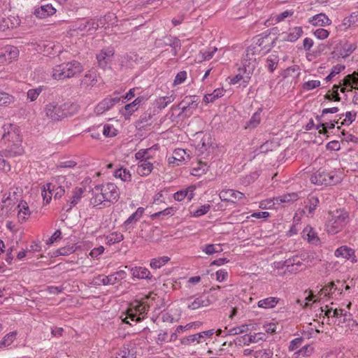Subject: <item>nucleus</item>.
<instances>
[{
    "label": "nucleus",
    "mask_w": 358,
    "mask_h": 358,
    "mask_svg": "<svg viewBox=\"0 0 358 358\" xmlns=\"http://www.w3.org/2000/svg\"><path fill=\"white\" fill-rule=\"evenodd\" d=\"M93 197L91 203L94 206L101 204L103 202L115 203L120 197L117 187L112 182L103 185H96L92 190Z\"/></svg>",
    "instance_id": "f257e3e1"
},
{
    "label": "nucleus",
    "mask_w": 358,
    "mask_h": 358,
    "mask_svg": "<svg viewBox=\"0 0 358 358\" xmlns=\"http://www.w3.org/2000/svg\"><path fill=\"white\" fill-rule=\"evenodd\" d=\"M83 71L82 64L76 60L64 62L55 66L52 71V77L57 80L76 77Z\"/></svg>",
    "instance_id": "f03ea898"
},
{
    "label": "nucleus",
    "mask_w": 358,
    "mask_h": 358,
    "mask_svg": "<svg viewBox=\"0 0 358 358\" xmlns=\"http://www.w3.org/2000/svg\"><path fill=\"white\" fill-rule=\"evenodd\" d=\"M330 214L331 217L326 223V231L328 234H336L349 222V213L343 209H337Z\"/></svg>",
    "instance_id": "7ed1b4c3"
},
{
    "label": "nucleus",
    "mask_w": 358,
    "mask_h": 358,
    "mask_svg": "<svg viewBox=\"0 0 358 358\" xmlns=\"http://www.w3.org/2000/svg\"><path fill=\"white\" fill-rule=\"evenodd\" d=\"M258 46H249L243 55L242 64L245 73V77L250 80V76L255 69L257 64V56L260 53L258 52Z\"/></svg>",
    "instance_id": "20e7f679"
},
{
    "label": "nucleus",
    "mask_w": 358,
    "mask_h": 358,
    "mask_svg": "<svg viewBox=\"0 0 358 358\" xmlns=\"http://www.w3.org/2000/svg\"><path fill=\"white\" fill-rule=\"evenodd\" d=\"M11 136L13 141L10 142L8 139V143L6 148L3 150V155L6 157H14L21 155L23 153V148L21 144V140L19 136L15 133L7 132L4 133L2 139L6 140L7 137Z\"/></svg>",
    "instance_id": "39448f33"
},
{
    "label": "nucleus",
    "mask_w": 358,
    "mask_h": 358,
    "mask_svg": "<svg viewBox=\"0 0 358 358\" xmlns=\"http://www.w3.org/2000/svg\"><path fill=\"white\" fill-rule=\"evenodd\" d=\"M313 184L317 185H333L341 181V178L336 173L319 170L310 177Z\"/></svg>",
    "instance_id": "423d86ee"
},
{
    "label": "nucleus",
    "mask_w": 358,
    "mask_h": 358,
    "mask_svg": "<svg viewBox=\"0 0 358 358\" xmlns=\"http://www.w3.org/2000/svg\"><path fill=\"white\" fill-rule=\"evenodd\" d=\"M96 24L95 19L83 20L76 22L73 26L72 31H76L77 34H80L81 35L91 34L99 27V24Z\"/></svg>",
    "instance_id": "0eeeda50"
},
{
    "label": "nucleus",
    "mask_w": 358,
    "mask_h": 358,
    "mask_svg": "<svg viewBox=\"0 0 358 358\" xmlns=\"http://www.w3.org/2000/svg\"><path fill=\"white\" fill-rule=\"evenodd\" d=\"M43 112L45 117L51 121H59L64 119L62 106L56 102H51L46 104Z\"/></svg>",
    "instance_id": "6e6552de"
},
{
    "label": "nucleus",
    "mask_w": 358,
    "mask_h": 358,
    "mask_svg": "<svg viewBox=\"0 0 358 358\" xmlns=\"http://www.w3.org/2000/svg\"><path fill=\"white\" fill-rule=\"evenodd\" d=\"M220 199L223 201L245 204V196L243 192L237 190L227 189L222 190L219 194Z\"/></svg>",
    "instance_id": "1a4fd4ad"
},
{
    "label": "nucleus",
    "mask_w": 358,
    "mask_h": 358,
    "mask_svg": "<svg viewBox=\"0 0 358 358\" xmlns=\"http://www.w3.org/2000/svg\"><path fill=\"white\" fill-rule=\"evenodd\" d=\"M357 46L355 43L345 42L343 44L336 45L332 54L334 57L346 58L354 52Z\"/></svg>",
    "instance_id": "9d476101"
},
{
    "label": "nucleus",
    "mask_w": 358,
    "mask_h": 358,
    "mask_svg": "<svg viewBox=\"0 0 358 358\" xmlns=\"http://www.w3.org/2000/svg\"><path fill=\"white\" fill-rule=\"evenodd\" d=\"M121 98L119 96H109L101 101L94 109L97 114H102L103 113L110 110L116 103L120 102Z\"/></svg>",
    "instance_id": "9b49d317"
},
{
    "label": "nucleus",
    "mask_w": 358,
    "mask_h": 358,
    "mask_svg": "<svg viewBox=\"0 0 358 358\" xmlns=\"http://www.w3.org/2000/svg\"><path fill=\"white\" fill-rule=\"evenodd\" d=\"M127 273L124 271H119L108 276L99 275L96 279L103 285H113L118 281L126 278Z\"/></svg>",
    "instance_id": "f8f14e48"
},
{
    "label": "nucleus",
    "mask_w": 358,
    "mask_h": 358,
    "mask_svg": "<svg viewBox=\"0 0 358 358\" xmlns=\"http://www.w3.org/2000/svg\"><path fill=\"white\" fill-rule=\"evenodd\" d=\"M194 144L196 148L202 153L204 150H207L212 144L210 135L208 134H197V136L194 140Z\"/></svg>",
    "instance_id": "ddd939ff"
},
{
    "label": "nucleus",
    "mask_w": 358,
    "mask_h": 358,
    "mask_svg": "<svg viewBox=\"0 0 358 358\" xmlns=\"http://www.w3.org/2000/svg\"><path fill=\"white\" fill-rule=\"evenodd\" d=\"M214 334L213 329H210L208 331H204L200 332L199 334H196L194 335H191L187 337H185L181 339V343L182 345H189L190 343L196 341L197 343L202 342L201 339H204L206 337H210Z\"/></svg>",
    "instance_id": "4468645a"
},
{
    "label": "nucleus",
    "mask_w": 358,
    "mask_h": 358,
    "mask_svg": "<svg viewBox=\"0 0 358 358\" xmlns=\"http://www.w3.org/2000/svg\"><path fill=\"white\" fill-rule=\"evenodd\" d=\"M268 36H258L255 38V44H252L250 46H258V52L260 53L262 51L268 52L273 47L274 41H272L271 45H268Z\"/></svg>",
    "instance_id": "2eb2a0df"
},
{
    "label": "nucleus",
    "mask_w": 358,
    "mask_h": 358,
    "mask_svg": "<svg viewBox=\"0 0 358 358\" xmlns=\"http://www.w3.org/2000/svg\"><path fill=\"white\" fill-rule=\"evenodd\" d=\"M190 301L188 303V308L191 310H196L201 307H206L211 303V301L208 296L201 295L196 298L191 297L188 299Z\"/></svg>",
    "instance_id": "dca6fc26"
},
{
    "label": "nucleus",
    "mask_w": 358,
    "mask_h": 358,
    "mask_svg": "<svg viewBox=\"0 0 358 358\" xmlns=\"http://www.w3.org/2000/svg\"><path fill=\"white\" fill-rule=\"evenodd\" d=\"M83 192L84 189L82 187H76L72 192L71 198L63 207V209L66 212H69L81 199Z\"/></svg>",
    "instance_id": "f3484780"
},
{
    "label": "nucleus",
    "mask_w": 358,
    "mask_h": 358,
    "mask_svg": "<svg viewBox=\"0 0 358 358\" xmlns=\"http://www.w3.org/2000/svg\"><path fill=\"white\" fill-rule=\"evenodd\" d=\"M56 13V9L52 4L42 5L36 8L34 10V15L38 18H45L54 15Z\"/></svg>",
    "instance_id": "a211bd4d"
},
{
    "label": "nucleus",
    "mask_w": 358,
    "mask_h": 358,
    "mask_svg": "<svg viewBox=\"0 0 358 358\" xmlns=\"http://www.w3.org/2000/svg\"><path fill=\"white\" fill-rule=\"evenodd\" d=\"M114 55L113 50H101L96 55L99 66L102 69H106Z\"/></svg>",
    "instance_id": "6ab92c4d"
},
{
    "label": "nucleus",
    "mask_w": 358,
    "mask_h": 358,
    "mask_svg": "<svg viewBox=\"0 0 358 358\" xmlns=\"http://www.w3.org/2000/svg\"><path fill=\"white\" fill-rule=\"evenodd\" d=\"M308 22L313 26L324 27L331 24V20L324 13H321L310 17Z\"/></svg>",
    "instance_id": "aec40b11"
},
{
    "label": "nucleus",
    "mask_w": 358,
    "mask_h": 358,
    "mask_svg": "<svg viewBox=\"0 0 358 358\" xmlns=\"http://www.w3.org/2000/svg\"><path fill=\"white\" fill-rule=\"evenodd\" d=\"M97 82L96 73L93 71H88L85 74L83 78L80 80L81 87L85 90L90 89Z\"/></svg>",
    "instance_id": "412c9836"
},
{
    "label": "nucleus",
    "mask_w": 358,
    "mask_h": 358,
    "mask_svg": "<svg viewBox=\"0 0 358 358\" xmlns=\"http://www.w3.org/2000/svg\"><path fill=\"white\" fill-rule=\"evenodd\" d=\"M334 255L337 257H343L346 259H351L352 262H357L355 256V252L352 249L347 246H341L336 250Z\"/></svg>",
    "instance_id": "4be33fe9"
},
{
    "label": "nucleus",
    "mask_w": 358,
    "mask_h": 358,
    "mask_svg": "<svg viewBox=\"0 0 358 358\" xmlns=\"http://www.w3.org/2000/svg\"><path fill=\"white\" fill-rule=\"evenodd\" d=\"M303 34L302 28L300 27H294L290 30L289 33H282L280 35L282 41L294 42L296 41Z\"/></svg>",
    "instance_id": "5701e85b"
},
{
    "label": "nucleus",
    "mask_w": 358,
    "mask_h": 358,
    "mask_svg": "<svg viewBox=\"0 0 358 358\" xmlns=\"http://www.w3.org/2000/svg\"><path fill=\"white\" fill-rule=\"evenodd\" d=\"M153 169V164L146 159L139 161L138 164L137 173L141 176H148Z\"/></svg>",
    "instance_id": "b1692460"
},
{
    "label": "nucleus",
    "mask_w": 358,
    "mask_h": 358,
    "mask_svg": "<svg viewBox=\"0 0 358 358\" xmlns=\"http://www.w3.org/2000/svg\"><path fill=\"white\" fill-rule=\"evenodd\" d=\"M61 106L64 118L75 115L80 109L79 105L76 103L67 102L62 104Z\"/></svg>",
    "instance_id": "393cba45"
},
{
    "label": "nucleus",
    "mask_w": 358,
    "mask_h": 358,
    "mask_svg": "<svg viewBox=\"0 0 358 358\" xmlns=\"http://www.w3.org/2000/svg\"><path fill=\"white\" fill-rule=\"evenodd\" d=\"M19 55V50L17 47L13 45L5 46L0 54L1 57H4L6 59H15Z\"/></svg>",
    "instance_id": "a878e982"
},
{
    "label": "nucleus",
    "mask_w": 358,
    "mask_h": 358,
    "mask_svg": "<svg viewBox=\"0 0 358 358\" xmlns=\"http://www.w3.org/2000/svg\"><path fill=\"white\" fill-rule=\"evenodd\" d=\"M116 17L114 13H108L104 15L103 17L96 20V24H99V27H102L106 28L110 25L113 26L115 24L116 21L115 20Z\"/></svg>",
    "instance_id": "bb28decb"
},
{
    "label": "nucleus",
    "mask_w": 358,
    "mask_h": 358,
    "mask_svg": "<svg viewBox=\"0 0 358 358\" xmlns=\"http://www.w3.org/2000/svg\"><path fill=\"white\" fill-rule=\"evenodd\" d=\"M131 274L134 278L139 279H150V272L145 268L135 267L131 269Z\"/></svg>",
    "instance_id": "cd10ccee"
},
{
    "label": "nucleus",
    "mask_w": 358,
    "mask_h": 358,
    "mask_svg": "<svg viewBox=\"0 0 358 358\" xmlns=\"http://www.w3.org/2000/svg\"><path fill=\"white\" fill-rule=\"evenodd\" d=\"M279 57L276 54H271L266 59V67L270 73H273L277 68L279 62Z\"/></svg>",
    "instance_id": "c85d7f7f"
},
{
    "label": "nucleus",
    "mask_w": 358,
    "mask_h": 358,
    "mask_svg": "<svg viewBox=\"0 0 358 358\" xmlns=\"http://www.w3.org/2000/svg\"><path fill=\"white\" fill-rule=\"evenodd\" d=\"M299 198V195L296 192H292L285 194L281 196H278L274 198V200L277 204L282 203H290L296 201Z\"/></svg>",
    "instance_id": "c756f323"
},
{
    "label": "nucleus",
    "mask_w": 358,
    "mask_h": 358,
    "mask_svg": "<svg viewBox=\"0 0 358 358\" xmlns=\"http://www.w3.org/2000/svg\"><path fill=\"white\" fill-rule=\"evenodd\" d=\"M279 299L276 297H268L258 301V306L263 308H271L278 303Z\"/></svg>",
    "instance_id": "7c9ffc66"
},
{
    "label": "nucleus",
    "mask_w": 358,
    "mask_h": 358,
    "mask_svg": "<svg viewBox=\"0 0 358 358\" xmlns=\"http://www.w3.org/2000/svg\"><path fill=\"white\" fill-rule=\"evenodd\" d=\"M358 84V71H354L351 74L346 76L343 80V85L345 86L352 87V85Z\"/></svg>",
    "instance_id": "2f4dec72"
},
{
    "label": "nucleus",
    "mask_w": 358,
    "mask_h": 358,
    "mask_svg": "<svg viewBox=\"0 0 358 358\" xmlns=\"http://www.w3.org/2000/svg\"><path fill=\"white\" fill-rule=\"evenodd\" d=\"M143 101V97H137L134 101L125 105L124 110L129 115H131L134 112L137 110L138 106Z\"/></svg>",
    "instance_id": "473e14b6"
},
{
    "label": "nucleus",
    "mask_w": 358,
    "mask_h": 358,
    "mask_svg": "<svg viewBox=\"0 0 358 358\" xmlns=\"http://www.w3.org/2000/svg\"><path fill=\"white\" fill-rule=\"evenodd\" d=\"M17 207L20 208L17 214L19 221L24 222L26 220L25 216L30 214L29 207L26 202H21Z\"/></svg>",
    "instance_id": "72a5a7b5"
},
{
    "label": "nucleus",
    "mask_w": 358,
    "mask_h": 358,
    "mask_svg": "<svg viewBox=\"0 0 358 358\" xmlns=\"http://www.w3.org/2000/svg\"><path fill=\"white\" fill-rule=\"evenodd\" d=\"M181 107L182 112H185L188 108H196L197 103L196 101L192 100L191 98L186 97L179 104Z\"/></svg>",
    "instance_id": "f704fd0d"
},
{
    "label": "nucleus",
    "mask_w": 358,
    "mask_h": 358,
    "mask_svg": "<svg viewBox=\"0 0 358 358\" xmlns=\"http://www.w3.org/2000/svg\"><path fill=\"white\" fill-rule=\"evenodd\" d=\"M144 213V208L142 207H139L137 208L136 211L132 213L127 220L124 222V225H129L132 222H135L138 221L143 215Z\"/></svg>",
    "instance_id": "c9c22d12"
},
{
    "label": "nucleus",
    "mask_w": 358,
    "mask_h": 358,
    "mask_svg": "<svg viewBox=\"0 0 358 358\" xmlns=\"http://www.w3.org/2000/svg\"><path fill=\"white\" fill-rule=\"evenodd\" d=\"M261 109H259L253 114L250 120L248 122L246 128H255L261 121Z\"/></svg>",
    "instance_id": "e433bc0d"
},
{
    "label": "nucleus",
    "mask_w": 358,
    "mask_h": 358,
    "mask_svg": "<svg viewBox=\"0 0 358 358\" xmlns=\"http://www.w3.org/2000/svg\"><path fill=\"white\" fill-rule=\"evenodd\" d=\"M223 90L222 89H216L215 90L212 94H208L204 96L203 101L206 103L213 102L216 99L221 97L223 96Z\"/></svg>",
    "instance_id": "4c0bfd02"
},
{
    "label": "nucleus",
    "mask_w": 358,
    "mask_h": 358,
    "mask_svg": "<svg viewBox=\"0 0 358 358\" xmlns=\"http://www.w3.org/2000/svg\"><path fill=\"white\" fill-rule=\"evenodd\" d=\"M115 177L120 178L122 181H130L131 179V175L129 170L126 169H119L115 171Z\"/></svg>",
    "instance_id": "58836bf2"
},
{
    "label": "nucleus",
    "mask_w": 358,
    "mask_h": 358,
    "mask_svg": "<svg viewBox=\"0 0 358 358\" xmlns=\"http://www.w3.org/2000/svg\"><path fill=\"white\" fill-rule=\"evenodd\" d=\"M319 203V199L315 196H310L308 198V203L306 205V208H308V213L313 214Z\"/></svg>",
    "instance_id": "ea45409f"
},
{
    "label": "nucleus",
    "mask_w": 358,
    "mask_h": 358,
    "mask_svg": "<svg viewBox=\"0 0 358 358\" xmlns=\"http://www.w3.org/2000/svg\"><path fill=\"white\" fill-rule=\"evenodd\" d=\"M170 260V258L166 256L160 257L159 258L152 259L150 266L152 268L157 269L162 267Z\"/></svg>",
    "instance_id": "a19ab883"
},
{
    "label": "nucleus",
    "mask_w": 358,
    "mask_h": 358,
    "mask_svg": "<svg viewBox=\"0 0 358 358\" xmlns=\"http://www.w3.org/2000/svg\"><path fill=\"white\" fill-rule=\"evenodd\" d=\"M203 251L207 255H213L214 253L220 252L222 251V248L219 244H208L205 245Z\"/></svg>",
    "instance_id": "79ce46f5"
},
{
    "label": "nucleus",
    "mask_w": 358,
    "mask_h": 358,
    "mask_svg": "<svg viewBox=\"0 0 358 358\" xmlns=\"http://www.w3.org/2000/svg\"><path fill=\"white\" fill-rule=\"evenodd\" d=\"M124 238L123 235L119 232H113L106 237V241L108 244H114L122 241Z\"/></svg>",
    "instance_id": "37998d69"
},
{
    "label": "nucleus",
    "mask_w": 358,
    "mask_h": 358,
    "mask_svg": "<svg viewBox=\"0 0 358 358\" xmlns=\"http://www.w3.org/2000/svg\"><path fill=\"white\" fill-rule=\"evenodd\" d=\"M151 150L152 148L148 149L140 150L136 153L135 157L139 161H142L143 159L150 161V159L152 158V156L150 155V152L151 151Z\"/></svg>",
    "instance_id": "c03bdc74"
},
{
    "label": "nucleus",
    "mask_w": 358,
    "mask_h": 358,
    "mask_svg": "<svg viewBox=\"0 0 358 358\" xmlns=\"http://www.w3.org/2000/svg\"><path fill=\"white\" fill-rule=\"evenodd\" d=\"M299 66L294 65L286 69L282 73V76L283 78H287L289 76H299Z\"/></svg>",
    "instance_id": "a18cd8bd"
},
{
    "label": "nucleus",
    "mask_w": 358,
    "mask_h": 358,
    "mask_svg": "<svg viewBox=\"0 0 358 358\" xmlns=\"http://www.w3.org/2000/svg\"><path fill=\"white\" fill-rule=\"evenodd\" d=\"M164 43L166 45L171 46L173 48L175 53H176L178 49L180 48V42L177 38L166 37L164 38Z\"/></svg>",
    "instance_id": "49530a36"
},
{
    "label": "nucleus",
    "mask_w": 358,
    "mask_h": 358,
    "mask_svg": "<svg viewBox=\"0 0 358 358\" xmlns=\"http://www.w3.org/2000/svg\"><path fill=\"white\" fill-rule=\"evenodd\" d=\"M249 330L248 325L243 324L239 327H236L230 329L227 335H238L245 332H247Z\"/></svg>",
    "instance_id": "de8ad7c7"
},
{
    "label": "nucleus",
    "mask_w": 358,
    "mask_h": 358,
    "mask_svg": "<svg viewBox=\"0 0 358 358\" xmlns=\"http://www.w3.org/2000/svg\"><path fill=\"white\" fill-rule=\"evenodd\" d=\"M334 123L330 122H320L316 126V129H319V133L322 134H326L327 133V129H334Z\"/></svg>",
    "instance_id": "09e8293b"
},
{
    "label": "nucleus",
    "mask_w": 358,
    "mask_h": 358,
    "mask_svg": "<svg viewBox=\"0 0 358 358\" xmlns=\"http://www.w3.org/2000/svg\"><path fill=\"white\" fill-rule=\"evenodd\" d=\"M345 118L341 122L342 125H350L356 119L357 112L355 111H348L345 114Z\"/></svg>",
    "instance_id": "8fccbe9b"
},
{
    "label": "nucleus",
    "mask_w": 358,
    "mask_h": 358,
    "mask_svg": "<svg viewBox=\"0 0 358 358\" xmlns=\"http://www.w3.org/2000/svg\"><path fill=\"white\" fill-rule=\"evenodd\" d=\"M102 131L106 137H113L117 135V130L110 124H105Z\"/></svg>",
    "instance_id": "3c124183"
},
{
    "label": "nucleus",
    "mask_w": 358,
    "mask_h": 358,
    "mask_svg": "<svg viewBox=\"0 0 358 358\" xmlns=\"http://www.w3.org/2000/svg\"><path fill=\"white\" fill-rule=\"evenodd\" d=\"M41 92V87L31 89L27 92V99H29L31 101H34L38 98Z\"/></svg>",
    "instance_id": "603ef678"
},
{
    "label": "nucleus",
    "mask_w": 358,
    "mask_h": 358,
    "mask_svg": "<svg viewBox=\"0 0 358 358\" xmlns=\"http://www.w3.org/2000/svg\"><path fill=\"white\" fill-rule=\"evenodd\" d=\"M249 335L245 334L242 336L237 337L234 341V343L236 345L238 346H243V345H249Z\"/></svg>",
    "instance_id": "864d4df0"
},
{
    "label": "nucleus",
    "mask_w": 358,
    "mask_h": 358,
    "mask_svg": "<svg viewBox=\"0 0 358 358\" xmlns=\"http://www.w3.org/2000/svg\"><path fill=\"white\" fill-rule=\"evenodd\" d=\"M51 184L47 185V190L45 187H44L43 190L42 191V196L43 197V199L45 200L46 203H50L52 196V191L53 189H50Z\"/></svg>",
    "instance_id": "5fc2aeb1"
},
{
    "label": "nucleus",
    "mask_w": 358,
    "mask_h": 358,
    "mask_svg": "<svg viewBox=\"0 0 358 358\" xmlns=\"http://www.w3.org/2000/svg\"><path fill=\"white\" fill-rule=\"evenodd\" d=\"M186 155V152L183 149H177L174 151V156L172 159L174 161H178L179 162H182L185 160V155Z\"/></svg>",
    "instance_id": "6e6d98bb"
},
{
    "label": "nucleus",
    "mask_w": 358,
    "mask_h": 358,
    "mask_svg": "<svg viewBox=\"0 0 358 358\" xmlns=\"http://www.w3.org/2000/svg\"><path fill=\"white\" fill-rule=\"evenodd\" d=\"M210 209V204H204L201 206L199 208H198L196 210H195L193 213V215L194 217H200L201 215L206 214Z\"/></svg>",
    "instance_id": "4d7b16f0"
},
{
    "label": "nucleus",
    "mask_w": 358,
    "mask_h": 358,
    "mask_svg": "<svg viewBox=\"0 0 358 358\" xmlns=\"http://www.w3.org/2000/svg\"><path fill=\"white\" fill-rule=\"evenodd\" d=\"M217 48L215 47H210L209 48L208 50L203 51V52H201V53L202 54V58L203 60H209L210 59L214 53L217 51Z\"/></svg>",
    "instance_id": "13d9d810"
},
{
    "label": "nucleus",
    "mask_w": 358,
    "mask_h": 358,
    "mask_svg": "<svg viewBox=\"0 0 358 358\" xmlns=\"http://www.w3.org/2000/svg\"><path fill=\"white\" fill-rule=\"evenodd\" d=\"M13 97L6 92H0V106L13 102Z\"/></svg>",
    "instance_id": "bf43d9fd"
},
{
    "label": "nucleus",
    "mask_w": 358,
    "mask_h": 358,
    "mask_svg": "<svg viewBox=\"0 0 358 358\" xmlns=\"http://www.w3.org/2000/svg\"><path fill=\"white\" fill-rule=\"evenodd\" d=\"M306 232H308L307 236L309 242L315 243L318 241L319 239L315 231H313L312 228H306L303 230V234H305Z\"/></svg>",
    "instance_id": "052dcab7"
},
{
    "label": "nucleus",
    "mask_w": 358,
    "mask_h": 358,
    "mask_svg": "<svg viewBox=\"0 0 358 358\" xmlns=\"http://www.w3.org/2000/svg\"><path fill=\"white\" fill-rule=\"evenodd\" d=\"M187 78V73L185 71H180L177 73L175 80L173 81V85H177L182 83Z\"/></svg>",
    "instance_id": "680f3d73"
},
{
    "label": "nucleus",
    "mask_w": 358,
    "mask_h": 358,
    "mask_svg": "<svg viewBox=\"0 0 358 358\" xmlns=\"http://www.w3.org/2000/svg\"><path fill=\"white\" fill-rule=\"evenodd\" d=\"M14 338H15V334H7L3 338V339L1 341H0V348L8 346L9 345H10L13 343Z\"/></svg>",
    "instance_id": "e2e57ef3"
},
{
    "label": "nucleus",
    "mask_w": 358,
    "mask_h": 358,
    "mask_svg": "<svg viewBox=\"0 0 358 358\" xmlns=\"http://www.w3.org/2000/svg\"><path fill=\"white\" fill-rule=\"evenodd\" d=\"M320 85V80H309L303 84V88L306 90H310L319 87Z\"/></svg>",
    "instance_id": "0e129e2a"
},
{
    "label": "nucleus",
    "mask_w": 358,
    "mask_h": 358,
    "mask_svg": "<svg viewBox=\"0 0 358 358\" xmlns=\"http://www.w3.org/2000/svg\"><path fill=\"white\" fill-rule=\"evenodd\" d=\"M174 100V98L173 97V96H162L159 99V107L160 108H166L169 103L173 102Z\"/></svg>",
    "instance_id": "69168bd1"
},
{
    "label": "nucleus",
    "mask_w": 358,
    "mask_h": 358,
    "mask_svg": "<svg viewBox=\"0 0 358 358\" xmlns=\"http://www.w3.org/2000/svg\"><path fill=\"white\" fill-rule=\"evenodd\" d=\"M329 33L327 29L320 28L315 31L314 35L319 39H325L328 37Z\"/></svg>",
    "instance_id": "338daca9"
},
{
    "label": "nucleus",
    "mask_w": 358,
    "mask_h": 358,
    "mask_svg": "<svg viewBox=\"0 0 358 358\" xmlns=\"http://www.w3.org/2000/svg\"><path fill=\"white\" fill-rule=\"evenodd\" d=\"M62 233L60 230H57L52 236L47 240L46 244L51 245L58 240L61 239Z\"/></svg>",
    "instance_id": "774afa93"
}]
</instances>
